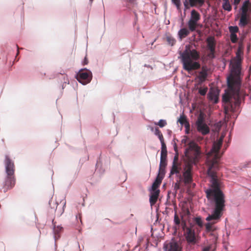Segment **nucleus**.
I'll use <instances>...</instances> for the list:
<instances>
[{
  "instance_id": "6e6552de",
  "label": "nucleus",
  "mask_w": 251,
  "mask_h": 251,
  "mask_svg": "<svg viewBox=\"0 0 251 251\" xmlns=\"http://www.w3.org/2000/svg\"><path fill=\"white\" fill-rule=\"evenodd\" d=\"M163 249L165 251H182L181 244L174 239H172L169 243H165Z\"/></svg>"
},
{
  "instance_id": "1a4fd4ad",
  "label": "nucleus",
  "mask_w": 251,
  "mask_h": 251,
  "mask_svg": "<svg viewBox=\"0 0 251 251\" xmlns=\"http://www.w3.org/2000/svg\"><path fill=\"white\" fill-rule=\"evenodd\" d=\"M184 236L187 243L189 244L195 245L197 242V238L194 229L186 227Z\"/></svg>"
},
{
  "instance_id": "cd10ccee",
  "label": "nucleus",
  "mask_w": 251,
  "mask_h": 251,
  "mask_svg": "<svg viewBox=\"0 0 251 251\" xmlns=\"http://www.w3.org/2000/svg\"><path fill=\"white\" fill-rule=\"evenodd\" d=\"M155 134L158 137L160 141L164 140L163 136L158 128H155Z\"/></svg>"
},
{
  "instance_id": "c03bdc74",
  "label": "nucleus",
  "mask_w": 251,
  "mask_h": 251,
  "mask_svg": "<svg viewBox=\"0 0 251 251\" xmlns=\"http://www.w3.org/2000/svg\"><path fill=\"white\" fill-rule=\"evenodd\" d=\"M182 142H184V143H186V141H185V140H182Z\"/></svg>"
},
{
  "instance_id": "2f4dec72",
  "label": "nucleus",
  "mask_w": 251,
  "mask_h": 251,
  "mask_svg": "<svg viewBox=\"0 0 251 251\" xmlns=\"http://www.w3.org/2000/svg\"><path fill=\"white\" fill-rule=\"evenodd\" d=\"M155 125L159 126L160 127H163L167 125V122L164 120H160L158 123H155Z\"/></svg>"
},
{
  "instance_id": "37998d69",
  "label": "nucleus",
  "mask_w": 251,
  "mask_h": 251,
  "mask_svg": "<svg viewBox=\"0 0 251 251\" xmlns=\"http://www.w3.org/2000/svg\"><path fill=\"white\" fill-rule=\"evenodd\" d=\"M136 0H127V2L131 4H134Z\"/></svg>"
},
{
  "instance_id": "7c9ffc66",
  "label": "nucleus",
  "mask_w": 251,
  "mask_h": 251,
  "mask_svg": "<svg viewBox=\"0 0 251 251\" xmlns=\"http://www.w3.org/2000/svg\"><path fill=\"white\" fill-rule=\"evenodd\" d=\"M53 224L54 225V232L56 237L57 234H59V233L62 230V227L60 226H56L54 223H53Z\"/></svg>"
},
{
  "instance_id": "b1692460",
  "label": "nucleus",
  "mask_w": 251,
  "mask_h": 251,
  "mask_svg": "<svg viewBox=\"0 0 251 251\" xmlns=\"http://www.w3.org/2000/svg\"><path fill=\"white\" fill-rule=\"evenodd\" d=\"M167 153L161 152L160 164L161 165H167Z\"/></svg>"
},
{
  "instance_id": "79ce46f5",
  "label": "nucleus",
  "mask_w": 251,
  "mask_h": 251,
  "mask_svg": "<svg viewBox=\"0 0 251 251\" xmlns=\"http://www.w3.org/2000/svg\"><path fill=\"white\" fill-rule=\"evenodd\" d=\"M88 63V61L86 58V57H85L84 59V61H83V65H86Z\"/></svg>"
},
{
  "instance_id": "4468645a",
  "label": "nucleus",
  "mask_w": 251,
  "mask_h": 251,
  "mask_svg": "<svg viewBox=\"0 0 251 251\" xmlns=\"http://www.w3.org/2000/svg\"><path fill=\"white\" fill-rule=\"evenodd\" d=\"M180 170H181V168L179 167V165L178 164H173L171 169L169 177H170L172 175H173L174 174H176L179 176Z\"/></svg>"
},
{
  "instance_id": "4c0bfd02",
  "label": "nucleus",
  "mask_w": 251,
  "mask_h": 251,
  "mask_svg": "<svg viewBox=\"0 0 251 251\" xmlns=\"http://www.w3.org/2000/svg\"><path fill=\"white\" fill-rule=\"evenodd\" d=\"M177 161H178V156L177 155H176L175 157H174V160H173V164H178L177 163Z\"/></svg>"
},
{
  "instance_id": "ea45409f",
  "label": "nucleus",
  "mask_w": 251,
  "mask_h": 251,
  "mask_svg": "<svg viewBox=\"0 0 251 251\" xmlns=\"http://www.w3.org/2000/svg\"><path fill=\"white\" fill-rule=\"evenodd\" d=\"M241 0H234V4L236 6L235 9L237 8V6L240 3Z\"/></svg>"
},
{
  "instance_id": "393cba45",
  "label": "nucleus",
  "mask_w": 251,
  "mask_h": 251,
  "mask_svg": "<svg viewBox=\"0 0 251 251\" xmlns=\"http://www.w3.org/2000/svg\"><path fill=\"white\" fill-rule=\"evenodd\" d=\"M189 148L190 149L196 151H198L199 150L198 145L193 141H191L189 143Z\"/></svg>"
},
{
  "instance_id": "72a5a7b5",
  "label": "nucleus",
  "mask_w": 251,
  "mask_h": 251,
  "mask_svg": "<svg viewBox=\"0 0 251 251\" xmlns=\"http://www.w3.org/2000/svg\"><path fill=\"white\" fill-rule=\"evenodd\" d=\"M230 38L233 43H235L238 41V38L236 34H230Z\"/></svg>"
},
{
  "instance_id": "2eb2a0df",
  "label": "nucleus",
  "mask_w": 251,
  "mask_h": 251,
  "mask_svg": "<svg viewBox=\"0 0 251 251\" xmlns=\"http://www.w3.org/2000/svg\"><path fill=\"white\" fill-rule=\"evenodd\" d=\"M201 19V15L196 10L193 9L191 12V18L190 20H192L198 23Z\"/></svg>"
},
{
  "instance_id": "a18cd8bd",
  "label": "nucleus",
  "mask_w": 251,
  "mask_h": 251,
  "mask_svg": "<svg viewBox=\"0 0 251 251\" xmlns=\"http://www.w3.org/2000/svg\"><path fill=\"white\" fill-rule=\"evenodd\" d=\"M90 1L91 2H92V1H93V0H90Z\"/></svg>"
},
{
  "instance_id": "a211bd4d",
  "label": "nucleus",
  "mask_w": 251,
  "mask_h": 251,
  "mask_svg": "<svg viewBox=\"0 0 251 251\" xmlns=\"http://www.w3.org/2000/svg\"><path fill=\"white\" fill-rule=\"evenodd\" d=\"M162 179H161V177L160 178L159 177H157L154 181V182L153 183L152 185V187L151 188V190H158V188L159 187L161 183Z\"/></svg>"
},
{
  "instance_id": "a19ab883",
  "label": "nucleus",
  "mask_w": 251,
  "mask_h": 251,
  "mask_svg": "<svg viewBox=\"0 0 251 251\" xmlns=\"http://www.w3.org/2000/svg\"><path fill=\"white\" fill-rule=\"evenodd\" d=\"M210 248L211 247L210 246L205 247L203 249L202 251H209Z\"/></svg>"
},
{
  "instance_id": "9d476101",
  "label": "nucleus",
  "mask_w": 251,
  "mask_h": 251,
  "mask_svg": "<svg viewBox=\"0 0 251 251\" xmlns=\"http://www.w3.org/2000/svg\"><path fill=\"white\" fill-rule=\"evenodd\" d=\"M198 131L202 135H205L209 133L210 129L208 126L204 123L203 119L200 117L196 122Z\"/></svg>"
},
{
  "instance_id": "7ed1b4c3",
  "label": "nucleus",
  "mask_w": 251,
  "mask_h": 251,
  "mask_svg": "<svg viewBox=\"0 0 251 251\" xmlns=\"http://www.w3.org/2000/svg\"><path fill=\"white\" fill-rule=\"evenodd\" d=\"M200 58V53L195 49H191L186 46L185 50L180 52V58L184 70L190 72L200 68L201 65L197 61Z\"/></svg>"
},
{
  "instance_id": "f8f14e48",
  "label": "nucleus",
  "mask_w": 251,
  "mask_h": 251,
  "mask_svg": "<svg viewBox=\"0 0 251 251\" xmlns=\"http://www.w3.org/2000/svg\"><path fill=\"white\" fill-rule=\"evenodd\" d=\"M218 92L214 89H210L209 92L208 94V99L216 103L218 101Z\"/></svg>"
},
{
  "instance_id": "39448f33",
  "label": "nucleus",
  "mask_w": 251,
  "mask_h": 251,
  "mask_svg": "<svg viewBox=\"0 0 251 251\" xmlns=\"http://www.w3.org/2000/svg\"><path fill=\"white\" fill-rule=\"evenodd\" d=\"M192 167L190 164H187L184 168L182 176L179 175L180 180L183 179V181L185 185H189L193 181Z\"/></svg>"
},
{
  "instance_id": "f03ea898",
  "label": "nucleus",
  "mask_w": 251,
  "mask_h": 251,
  "mask_svg": "<svg viewBox=\"0 0 251 251\" xmlns=\"http://www.w3.org/2000/svg\"><path fill=\"white\" fill-rule=\"evenodd\" d=\"M244 47L243 43H239L236 56L231 64L230 72L227 77V90L223 96V100L226 104V111L234 112L241 103L240 88L241 63L243 59Z\"/></svg>"
},
{
  "instance_id": "dca6fc26",
  "label": "nucleus",
  "mask_w": 251,
  "mask_h": 251,
  "mask_svg": "<svg viewBox=\"0 0 251 251\" xmlns=\"http://www.w3.org/2000/svg\"><path fill=\"white\" fill-rule=\"evenodd\" d=\"M207 76V69L203 67L201 71L199 73V78L201 81L203 82L205 81Z\"/></svg>"
},
{
  "instance_id": "423d86ee",
  "label": "nucleus",
  "mask_w": 251,
  "mask_h": 251,
  "mask_svg": "<svg viewBox=\"0 0 251 251\" xmlns=\"http://www.w3.org/2000/svg\"><path fill=\"white\" fill-rule=\"evenodd\" d=\"M92 77L91 72L88 70L82 69L77 73L76 78L82 84H86L89 83Z\"/></svg>"
},
{
  "instance_id": "0eeeda50",
  "label": "nucleus",
  "mask_w": 251,
  "mask_h": 251,
  "mask_svg": "<svg viewBox=\"0 0 251 251\" xmlns=\"http://www.w3.org/2000/svg\"><path fill=\"white\" fill-rule=\"evenodd\" d=\"M207 43V49L209 50L207 53V57L210 59H213L215 57V48L216 42L214 37L209 36L206 40Z\"/></svg>"
},
{
  "instance_id": "c756f323",
  "label": "nucleus",
  "mask_w": 251,
  "mask_h": 251,
  "mask_svg": "<svg viewBox=\"0 0 251 251\" xmlns=\"http://www.w3.org/2000/svg\"><path fill=\"white\" fill-rule=\"evenodd\" d=\"M196 224L200 227H202L203 226V222L201 217H196L195 220Z\"/></svg>"
},
{
  "instance_id": "9b49d317",
  "label": "nucleus",
  "mask_w": 251,
  "mask_h": 251,
  "mask_svg": "<svg viewBox=\"0 0 251 251\" xmlns=\"http://www.w3.org/2000/svg\"><path fill=\"white\" fill-rule=\"evenodd\" d=\"M160 193V190H151V194L150 196V202L151 206L153 205L156 202Z\"/></svg>"
},
{
  "instance_id": "f257e3e1",
  "label": "nucleus",
  "mask_w": 251,
  "mask_h": 251,
  "mask_svg": "<svg viewBox=\"0 0 251 251\" xmlns=\"http://www.w3.org/2000/svg\"><path fill=\"white\" fill-rule=\"evenodd\" d=\"M224 136L222 135L213 143L212 148L207 154L206 164L208 166L207 174L211 177V188L205 191L206 197L213 205L212 214L206 218L208 222L205 225V230L213 236L215 240L218 238L216 232L217 227L215 224L220 221L225 208V195L220 189V180L218 179L217 172L219 169V161L222 156L219 150L222 145Z\"/></svg>"
},
{
  "instance_id": "ddd939ff",
  "label": "nucleus",
  "mask_w": 251,
  "mask_h": 251,
  "mask_svg": "<svg viewBox=\"0 0 251 251\" xmlns=\"http://www.w3.org/2000/svg\"><path fill=\"white\" fill-rule=\"evenodd\" d=\"M249 22V16L248 13H241L239 25L241 27H245Z\"/></svg>"
},
{
  "instance_id": "20e7f679",
  "label": "nucleus",
  "mask_w": 251,
  "mask_h": 251,
  "mask_svg": "<svg viewBox=\"0 0 251 251\" xmlns=\"http://www.w3.org/2000/svg\"><path fill=\"white\" fill-rule=\"evenodd\" d=\"M4 165L6 176L2 184L0 191L5 193L14 187L16 183V177L14 175L15 165L14 162L8 155L5 156Z\"/></svg>"
},
{
  "instance_id": "5701e85b",
  "label": "nucleus",
  "mask_w": 251,
  "mask_h": 251,
  "mask_svg": "<svg viewBox=\"0 0 251 251\" xmlns=\"http://www.w3.org/2000/svg\"><path fill=\"white\" fill-rule=\"evenodd\" d=\"M222 7L224 10L227 11H230L232 9L229 0H223Z\"/></svg>"
},
{
  "instance_id": "412c9836",
  "label": "nucleus",
  "mask_w": 251,
  "mask_h": 251,
  "mask_svg": "<svg viewBox=\"0 0 251 251\" xmlns=\"http://www.w3.org/2000/svg\"><path fill=\"white\" fill-rule=\"evenodd\" d=\"M166 166V165H159V173L157 177H161V179H163L165 174V168Z\"/></svg>"
},
{
  "instance_id": "c85d7f7f",
  "label": "nucleus",
  "mask_w": 251,
  "mask_h": 251,
  "mask_svg": "<svg viewBox=\"0 0 251 251\" xmlns=\"http://www.w3.org/2000/svg\"><path fill=\"white\" fill-rule=\"evenodd\" d=\"M229 30L230 34H236L239 31V28L237 26H230L229 27Z\"/></svg>"
},
{
  "instance_id": "6ab92c4d",
  "label": "nucleus",
  "mask_w": 251,
  "mask_h": 251,
  "mask_svg": "<svg viewBox=\"0 0 251 251\" xmlns=\"http://www.w3.org/2000/svg\"><path fill=\"white\" fill-rule=\"evenodd\" d=\"M190 5L192 7L199 5V6H202L204 3V0H189Z\"/></svg>"
},
{
  "instance_id": "aec40b11",
  "label": "nucleus",
  "mask_w": 251,
  "mask_h": 251,
  "mask_svg": "<svg viewBox=\"0 0 251 251\" xmlns=\"http://www.w3.org/2000/svg\"><path fill=\"white\" fill-rule=\"evenodd\" d=\"M178 122L181 125H184L186 129L189 128V124L187 122L186 118L185 116H180V118L178 119Z\"/></svg>"
},
{
  "instance_id": "c9c22d12",
  "label": "nucleus",
  "mask_w": 251,
  "mask_h": 251,
  "mask_svg": "<svg viewBox=\"0 0 251 251\" xmlns=\"http://www.w3.org/2000/svg\"><path fill=\"white\" fill-rule=\"evenodd\" d=\"M174 222L175 224L177 226H179V225L180 224V220L179 219V218L178 216L177 215L176 213L175 214L174 216Z\"/></svg>"
},
{
  "instance_id": "a878e982",
  "label": "nucleus",
  "mask_w": 251,
  "mask_h": 251,
  "mask_svg": "<svg viewBox=\"0 0 251 251\" xmlns=\"http://www.w3.org/2000/svg\"><path fill=\"white\" fill-rule=\"evenodd\" d=\"M249 4V1L248 0L244 2L241 8L242 13H248Z\"/></svg>"
},
{
  "instance_id": "f3484780",
  "label": "nucleus",
  "mask_w": 251,
  "mask_h": 251,
  "mask_svg": "<svg viewBox=\"0 0 251 251\" xmlns=\"http://www.w3.org/2000/svg\"><path fill=\"white\" fill-rule=\"evenodd\" d=\"M190 33L189 30L186 28H181L178 31V35L180 39L185 38Z\"/></svg>"
},
{
  "instance_id": "473e14b6",
  "label": "nucleus",
  "mask_w": 251,
  "mask_h": 251,
  "mask_svg": "<svg viewBox=\"0 0 251 251\" xmlns=\"http://www.w3.org/2000/svg\"><path fill=\"white\" fill-rule=\"evenodd\" d=\"M208 90V88L207 87H204V88H200L199 90V93L201 95V96H204Z\"/></svg>"
},
{
  "instance_id": "f704fd0d",
  "label": "nucleus",
  "mask_w": 251,
  "mask_h": 251,
  "mask_svg": "<svg viewBox=\"0 0 251 251\" xmlns=\"http://www.w3.org/2000/svg\"><path fill=\"white\" fill-rule=\"evenodd\" d=\"M161 143V152L167 153V147L165 144L164 140L160 141Z\"/></svg>"
},
{
  "instance_id": "4be33fe9",
  "label": "nucleus",
  "mask_w": 251,
  "mask_h": 251,
  "mask_svg": "<svg viewBox=\"0 0 251 251\" xmlns=\"http://www.w3.org/2000/svg\"><path fill=\"white\" fill-rule=\"evenodd\" d=\"M198 25V23L195 22V21H193L192 20H190L188 23V26L189 27V30L191 31H194L196 30L197 26Z\"/></svg>"
},
{
  "instance_id": "58836bf2",
  "label": "nucleus",
  "mask_w": 251,
  "mask_h": 251,
  "mask_svg": "<svg viewBox=\"0 0 251 251\" xmlns=\"http://www.w3.org/2000/svg\"><path fill=\"white\" fill-rule=\"evenodd\" d=\"M183 3L185 9H188L189 8L188 6V3L187 0H185L183 2Z\"/></svg>"
},
{
  "instance_id": "e433bc0d",
  "label": "nucleus",
  "mask_w": 251,
  "mask_h": 251,
  "mask_svg": "<svg viewBox=\"0 0 251 251\" xmlns=\"http://www.w3.org/2000/svg\"><path fill=\"white\" fill-rule=\"evenodd\" d=\"M172 2L176 6L178 10H180L181 2L180 0H172Z\"/></svg>"
},
{
  "instance_id": "bb28decb",
  "label": "nucleus",
  "mask_w": 251,
  "mask_h": 251,
  "mask_svg": "<svg viewBox=\"0 0 251 251\" xmlns=\"http://www.w3.org/2000/svg\"><path fill=\"white\" fill-rule=\"evenodd\" d=\"M166 40L168 43L171 46H173L176 42V40L171 36H167L166 37Z\"/></svg>"
}]
</instances>
